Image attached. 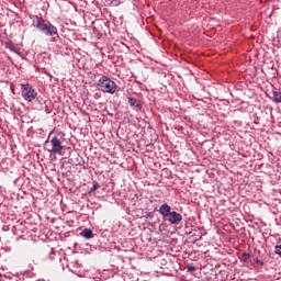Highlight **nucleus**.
<instances>
[{"label": "nucleus", "mask_w": 281, "mask_h": 281, "mask_svg": "<svg viewBox=\"0 0 281 281\" xmlns=\"http://www.w3.org/2000/svg\"><path fill=\"white\" fill-rule=\"evenodd\" d=\"M97 87H99L102 93H110V95H113L117 91V83L106 76H102L98 80Z\"/></svg>", "instance_id": "nucleus-2"}, {"label": "nucleus", "mask_w": 281, "mask_h": 281, "mask_svg": "<svg viewBox=\"0 0 281 281\" xmlns=\"http://www.w3.org/2000/svg\"><path fill=\"white\" fill-rule=\"evenodd\" d=\"M259 265H262V261H259Z\"/></svg>", "instance_id": "nucleus-15"}, {"label": "nucleus", "mask_w": 281, "mask_h": 281, "mask_svg": "<svg viewBox=\"0 0 281 281\" xmlns=\"http://www.w3.org/2000/svg\"><path fill=\"white\" fill-rule=\"evenodd\" d=\"M8 48L10 49V52H14L16 54V46H14V44H8Z\"/></svg>", "instance_id": "nucleus-11"}, {"label": "nucleus", "mask_w": 281, "mask_h": 281, "mask_svg": "<svg viewBox=\"0 0 281 281\" xmlns=\"http://www.w3.org/2000/svg\"><path fill=\"white\" fill-rule=\"evenodd\" d=\"M244 256L247 257V258H249V255H247V254H244Z\"/></svg>", "instance_id": "nucleus-14"}, {"label": "nucleus", "mask_w": 281, "mask_h": 281, "mask_svg": "<svg viewBox=\"0 0 281 281\" xmlns=\"http://www.w3.org/2000/svg\"><path fill=\"white\" fill-rule=\"evenodd\" d=\"M273 100L277 104L281 103V92L274 91L273 92Z\"/></svg>", "instance_id": "nucleus-10"}, {"label": "nucleus", "mask_w": 281, "mask_h": 281, "mask_svg": "<svg viewBox=\"0 0 281 281\" xmlns=\"http://www.w3.org/2000/svg\"><path fill=\"white\" fill-rule=\"evenodd\" d=\"M50 149H48V153H52L53 155H63L64 146L63 143L60 142V138L57 136H54L50 139Z\"/></svg>", "instance_id": "nucleus-4"}, {"label": "nucleus", "mask_w": 281, "mask_h": 281, "mask_svg": "<svg viewBox=\"0 0 281 281\" xmlns=\"http://www.w3.org/2000/svg\"><path fill=\"white\" fill-rule=\"evenodd\" d=\"M81 236H83V238H87L88 240L93 238V231L86 228L82 233Z\"/></svg>", "instance_id": "nucleus-8"}, {"label": "nucleus", "mask_w": 281, "mask_h": 281, "mask_svg": "<svg viewBox=\"0 0 281 281\" xmlns=\"http://www.w3.org/2000/svg\"><path fill=\"white\" fill-rule=\"evenodd\" d=\"M34 27L43 32L46 36H56L58 34V29L52 24L45 23V20L42 16L33 15L31 16Z\"/></svg>", "instance_id": "nucleus-1"}, {"label": "nucleus", "mask_w": 281, "mask_h": 281, "mask_svg": "<svg viewBox=\"0 0 281 281\" xmlns=\"http://www.w3.org/2000/svg\"><path fill=\"white\" fill-rule=\"evenodd\" d=\"M99 189H100V183L94 182L92 188L89 191L90 196H93V194H95V190H99Z\"/></svg>", "instance_id": "nucleus-9"}, {"label": "nucleus", "mask_w": 281, "mask_h": 281, "mask_svg": "<svg viewBox=\"0 0 281 281\" xmlns=\"http://www.w3.org/2000/svg\"><path fill=\"white\" fill-rule=\"evenodd\" d=\"M188 271H196V268L194 266H188Z\"/></svg>", "instance_id": "nucleus-13"}, {"label": "nucleus", "mask_w": 281, "mask_h": 281, "mask_svg": "<svg viewBox=\"0 0 281 281\" xmlns=\"http://www.w3.org/2000/svg\"><path fill=\"white\" fill-rule=\"evenodd\" d=\"M274 254H277L278 256H281V245H278L274 247Z\"/></svg>", "instance_id": "nucleus-12"}, {"label": "nucleus", "mask_w": 281, "mask_h": 281, "mask_svg": "<svg viewBox=\"0 0 281 281\" xmlns=\"http://www.w3.org/2000/svg\"><path fill=\"white\" fill-rule=\"evenodd\" d=\"M21 95L26 102H34L37 98L38 92L30 83H21Z\"/></svg>", "instance_id": "nucleus-3"}, {"label": "nucleus", "mask_w": 281, "mask_h": 281, "mask_svg": "<svg viewBox=\"0 0 281 281\" xmlns=\"http://www.w3.org/2000/svg\"><path fill=\"white\" fill-rule=\"evenodd\" d=\"M128 104L130 106H135L136 109H142V102H139V100L133 98V97H128Z\"/></svg>", "instance_id": "nucleus-7"}, {"label": "nucleus", "mask_w": 281, "mask_h": 281, "mask_svg": "<svg viewBox=\"0 0 281 281\" xmlns=\"http://www.w3.org/2000/svg\"><path fill=\"white\" fill-rule=\"evenodd\" d=\"M171 225H179L183 221V216L177 211H172L169 216L166 218Z\"/></svg>", "instance_id": "nucleus-5"}, {"label": "nucleus", "mask_w": 281, "mask_h": 281, "mask_svg": "<svg viewBox=\"0 0 281 281\" xmlns=\"http://www.w3.org/2000/svg\"><path fill=\"white\" fill-rule=\"evenodd\" d=\"M158 212L159 214L162 215V218L166 221L170 216V213L172 212V207L169 206L168 203H165L160 205Z\"/></svg>", "instance_id": "nucleus-6"}]
</instances>
